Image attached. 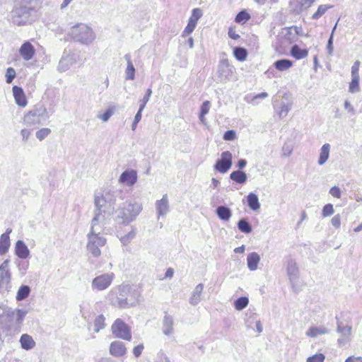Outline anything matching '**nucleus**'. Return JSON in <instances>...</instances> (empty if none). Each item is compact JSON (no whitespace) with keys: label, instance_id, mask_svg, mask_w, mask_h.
Here are the masks:
<instances>
[{"label":"nucleus","instance_id":"33","mask_svg":"<svg viewBox=\"0 0 362 362\" xmlns=\"http://www.w3.org/2000/svg\"><path fill=\"white\" fill-rule=\"evenodd\" d=\"M273 66L276 70L284 71L293 66V62L288 59H281L274 62Z\"/></svg>","mask_w":362,"mask_h":362},{"label":"nucleus","instance_id":"52","mask_svg":"<svg viewBox=\"0 0 362 362\" xmlns=\"http://www.w3.org/2000/svg\"><path fill=\"white\" fill-rule=\"evenodd\" d=\"M16 71L12 67H8L7 69H6V81L7 83H11L13 80L14 79V78L16 77Z\"/></svg>","mask_w":362,"mask_h":362},{"label":"nucleus","instance_id":"7","mask_svg":"<svg viewBox=\"0 0 362 362\" xmlns=\"http://www.w3.org/2000/svg\"><path fill=\"white\" fill-rule=\"evenodd\" d=\"M10 259H5L0 265V293H8L11 288V273L9 269Z\"/></svg>","mask_w":362,"mask_h":362},{"label":"nucleus","instance_id":"31","mask_svg":"<svg viewBox=\"0 0 362 362\" xmlns=\"http://www.w3.org/2000/svg\"><path fill=\"white\" fill-rule=\"evenodd\" d=\"M20 343L22 349L25 350H30L35 346V342L31 336L23 334L20 338Z\"/></svg>","mask_w":362,"mask_h":362},{"label":"nucleus","instance_id":"27","mask_svg":"<svg viewBox=\"0 0 362 362\" xmlns=\"http://www.w3.org/2000/svg\"><path fill=\"white\" fill-rule=\"evenodd\" d=\"M127 66L125 70V78L127 80H134L135 78V68L131 59L129 54H126L124 57Z\"/></svg>","mask_w":362,"mask_h":362},{"label":"nucleus","instance_id":"12","mask_svg":"<svg viewBox=\"0 0 362 362\" xmlns=\"http://www.w3.org/2000/svg\"><path fill=\"white\" fill-rule=\"evenodd\" d=\"M124 192L122 190H113L106 192L104 194L106 202L108 205L107 213L112 214L117 201L124 200Z\"/></svg>","mask_w":362,"mask_h":362},{"label":"nucleus","instance_id":"3","mask_svg":"<svg viewBox=\"0 0 362 362\" xmlns=\"http://www.w3.org/2000/svg\"><path fill=\"white\" fill-rule=\"evenodd\" d=\"M68 35L74 41L86 45L90 44L95 38L92 28L83 23L71 27Z\"/></svg>","mask_w":362,"mask_h":362},{"label":"nucleus","instance_id":"60","mask_svg":"<svg viewBox=\"0 0 362 362\" xmlns=\"http://www.w3.org/2000/svg\"><path fill=\"white\" fill-rule=\"evenodd\" d=\"M361 62L358 60H356L351 66V76H359V67Z\"/></svg>","mask_w":362,"mask_h":362},{"label":"nucleus","instance_id":"18","mask_svg":"<svg viewBox=\"0 0 362 362\" xmlns=\"http://www.w3.org/2000/svg\"><path fill=\"white\" fill-rule=\"evenodd\" d=\"M19 53L24 60L28 61L33 57L35 48L30 42L27 41L21 45Z\"/></svg>","mask_w":362,"mask_h":362},{"label":"nucleus","instance_id":"55","mask_svg":"<svg viewBox=\"0 0 362 362\" xmlns=\"http://www.w3.org/2000/svg\"><path fill=\"white\" fill-rule=\"evenodd\" d=\"M152 94V90L151 88H148L146 90V94L144 96L143 99L140 100L139 107L141 109H144L146 103L148 102Z\"/></svg>","mask_w":362,"mask_h":362},{"label":"nucleus","instance_id":"2","mask_svg":"<svg viewBox=\"0 0 362 362\" xmlns=\"http://www.w3.org/2000/svg\"><path fill=\"white\" fill-rule=\"evenodd\" d=\"M137 302L136 293H132L128 286H119L115 296L111 298L112 305L119 308L135 306Z\"/></svg>","mask_w":362,"mask_h":362},{"label":"nucleus","instance_id":"49","mask_svg":"<svg viewBox=\"0 0 362 362\" xmlns=\"http://www.w3.org/2000/svg\"><path fill=\"white\" fill-rule=\"evenodd\" d=\"M280 108L281 110L279 112V117H285L291 108V104L281 102Z\"/></svg>","mask_w":362,"mask_h":362},{"label":"nucleus","instance_id":"57","mask_svg":"<svg viewBox=\"0 0 362 362\" xmlns=\"http://www.w3.org/2000/svg\"><path fill=\"white\" fill-rule=\"evenodd\" d=\"M210 107H211V103L209 100H206L202 103V105H201V107H200V113H199V114H202V117H203V115H206L208 114V112L210 110Z\"/></svg>","mask_w":362,"mask_h":362},{"label":"nucleus","instance_id":"19","mask_svg":"<svg viewBox=\"0 0 362 362\" xmlns=\"http://www.w3.org/2000/svg\"><path fill=\"white\" fill-rule=\"evenodd\" d=\"M12 91L16 103L20 107H25L28 103L23 88L18 86H14L12 88Z\"/></svg>","mask_w":362,"mask_h":362},{"label":"nucleus","instance_id":"45","mask_svg":"<svg viewBox=\"0 0 362 362\" xmlns=\"http://www.w3.org/2000/svg\"><path fill=\"white\" fill-rule=\"evenodd\" d=\"M349 89L351 93H356L359 90V76H351Z\"/></svg>","mask_w":362,"mask_h":362},{"label":"nucleus","instance_id":"34","mask_svg":"<svg viewBox=\"0 0 362 362\" xmlns=\"http://www.w3.org/2000/svg\"><path fill=\"white\" fill-rule=\"evenodd\" d=\"M230 179L238 184H244L247 180V175L244 171L237 170L230 173Z\"/></svg>","mask_w":362,"mask_h":362},{"label":"nucleus","instance_id":"42","mask_svg":"<svg viewBox=\"0 0 362 362\" xmlns=\"http://www.w3.org/2000/svg\"><path fill=\"white\" fill-rule=\"evenodd\" d=\"M100 216L101 214L100 212L95 211V216L91 221L90 230L89 233L100 234V231L98 230V228H96V226L98 225Z\"/></svg>","mask_w":362,"mask_h":362},{"label":"nucleus","instance_id":"4","mask_svg":"<svg viewBox=\"0 0 362 362\" xmlns=\"http://www.w3.org/2000/svg\"><path fill=\"white\" fill-rule=\"evenodd\" d=\"M49 118L47 108L43 105H35L24 115L23 120L27 126L44 125Z\"/></svg>","mask_w":362,"mask_h":362},{"label":"nucleus","instance_id":"38","mask_svg":"<svg viewBox=\"0 0 362 362\" xmlns=\"http://www.w3.org/2000/svg\"><path fill=\"white\" fill-rule=\"evenodd\" d=\"M233 55L238 61L243 62L247 57V52L244 47H235L233 48Z\"/></svg>","mask_w":362,"mask_h":362},{"label":"nucleus","instance_id":"64","mask_svg":"<svg viewBox=\"0 0 362 362\" xmlns=\"http://www.w3.org/2000/svg\"><path fill=\"white\" fill-rule=\"evenodd\" d=\"M331 223L336 228H339L341 225V216L339 214L335 215L331 220Z\"/></svg>","mask_w":362,"mask_h":362},{"label":"nucleus","instance_id":"50","mask_svg":"<svg viewBox=\"0 0 362 362\" xmlns=\"http://www.w3.org/2000/svg\"><path fill=\"white\" fill-rule=\"evenodd\" d=\"M196 25L197 23H194V21H192V20H189L188 23L182 33V36L185 37L192 33L195 29Z\"/></svg>","mask_w":362,"mask_h":362},{"label":"nucleus","instance_id":"62","mask_svg":"<svg viewBox=\"0 0 362 362\" xmlns=\"http://www.w3.org/2000/svg\"><path fill=\"white\" fill-rule=\"evenodd\" d=\"M329 194L335 197V198H340L341 197V189L337 187V186H334L332 187L330 190H329Z\"/></svg>","mask_w":362,"mask_h":362},{"label":"nucleus","instance_id":"41","mask_svg":"<svg viewBox=\"0 0 362 362\" xmlns=\"http://www.w3.org/2000/svg\"><path fill=\"white\" fill-rule=\"evenodd\" d=\"M332 6L328 4H322L318 6L317 11L312 16V19L317 20L322 16L326 11L331 8Z\"/></svg>","mask_w":362,"mask_h":362},{"label":"nucleus","instance_id":"43","mask_svg":"<svg viewBox=\"0 0 362 362\" xmlns=\"http://www.w3.org/2000/svg\"><path fill=\"white\" fill-rule=\"evenodd\" d=\"M250 18V13L245 11L243 10L240 11L235 16V21L236 23L239 24L245 23Z\"/></svg>","mask_w":362,"mask_h":362},{"label":"nucleus","instance_id":"44","mask_svg":"<svg viewBox=\"0 0 362 362\" xmlns=\"http://www.w3.org/2000/svg\"><path fill=\"white\" fill-rule=\"evenodd\" d=\"M16 315V310L12 309L11 308L5 307L4 308V311L2 315H0V320L3 322V318L6 317L8 319L9 321H12Z\"/></svg>","mask_w":362,"mask_h":362},{"label":"nucleus","instance_id":"9","mask_svg":"<svg viewBox=\"0 0 362 362\" xmlns=\"http://www.w3.org/2000/svg\"><path fill=\"white\" fill-rule=\"evenodd\" d=\"M112 334L117 338L130 341L131 330L129 326L121 319H117L111 327Z\"/></svg>","mask_w":362,"mask_h":362},{"label":"nucleus","instance_id":"54","mask_svg":"<svg viewBox=\"0 0 362 362\" xmlns=\"http://www.w3.org/2000/svg\"><path fill=\"white\" fill-rule=\"evenodd\" d=\"M202 16V11L200 8H194L192 11V16L189 20H192L194 23H197L199 19Z\"/></svg>","mask_w":362,"mask_h":362},{"label":"nucleus","instance_id":"35","mask_svg":"<svg viewBox=\"0 0 362 362\" xmlns=\"http://www.w3.org/2000/svg\"><path fill=\"white\" fill-rule=\"evenodd\" d=\"M330 146L329 144H325L320 150V157L318 159L319 165H324L329 158Z\"/></svg>","mask_w":362,"mask_h":362},{"label":"nucleus","instance_id":"24","mask_svg":"<svg viewBox=\"0 0 362 362\" xmlns=\"http://www.w3.org/2000/svg\"><path fill=\"white\" fill-rule=\"evenodd\" d=\"M315 0H292L291 4L294 11L300 13L310 7Z\"/></svg>","mask_w":362,"mask_h":362},{"label":"nucleus","instance_id":"14","mask_svg":"<svg viewBox=\"0 0 362 362\" xmlns=\"http://www.w3.org/2000/svg\"><path fill=\"white\" fill-rule=\"evenodd\" d=\"M76 62L74 54H64L61 57L57 69L60 72H64L70 69V67Z\"/></svg>","mask_w":362,"mask_h":362},{"label":"nucleus","instance_id":"40","mask_svg":"<svg viewBox=\"0 0 362 362\" xmlns=\"http://www.w3.org/2000/svg\"><path fill=\"white\" fill-rule=\"evenodd\" d=\"M249 298L246 296H241L234 302V307L237 310H242L247 306Z\"/></svg>","mask_w":362,"mask_h":362},{"label":"nucleus","instance_id":"11","mask_svg":"<svg viewBox=\"0 0 362 362\" xmlns=\"http://www.w3.org/2000/svg\"><path fill=\"white\" fill-rule=\"evenodd\" d=\"M114 274H103L95 277L91 284L92 288L97 291H103L107 288L112 284Z\"/></svg>","mask_w":362,"mask_h":362},{"label":"nucleus","instance_id":"10","mask_svg":"<svg viewBox=\"0 0 362 362\" xmlns=\"http://www.w3.org/2000/svg\"><path fill=\"white\" fill-rule=\"evenodd\" d=\"M232 153L230 151H223L221 158L216 160L214 166V170L223 174L227 173L232 166Z\"/></svg>","mask_w":362,"mask_h":362},{"label":"nucleus","instance_id":"23","mask_svg":"<svg viewBox=\"0 0 362 362\" xmlns=\"http://www.w3.org/2000/svg\"><path fill=\"white\" fill-rule=\"evenodd\" d=\"M156 211L158 216L165 215L169 211L168 195L164 194L163 198L156 203Z\"/></svg>","mask_w":362,"mask_h":362},{"label":"nucleus","instance_id":"56","mask_svg":"<svg viewBox=\"0 0 362 362\" xmlns=\"http://www.w3.org/2000/svg\"><path fill=\"white\" fill-rule=\"evenodd\" d=\"M325 359V355L323 354L320 353L308 357L307 359V362H323Z\"/></svg>","mask_w":362,"mask_h":362},{"label":"nucleus","instance_id":"5","mask_svg":"<svg viewBox=\"0 0 362 362\" xmlns=\"http://www.w3.org/2000/svg\"><path fill=\"white\" fill-rule=\"evenodd\" d=\"M35 11V6L20 5L17 4L10 12V21L16 25H24L30 22V17Z\"/></svg>","mask_w":362,"mask_h":362},{"label":"nucleus","instance_id":"63","mask_svg":"<svg viewBox=\"0 0 362 362\" xmlns=\"http://www.w3.org/2000/svg\"><path fill=\"white\" fill-rule=\"evenodd\" d=\"M113 111L110 109L107 110L103 115H99L98 117L104 122H107L112 115Z\"/></svg>","mask_w":362,"mask_h":362},{"label":"nucleus","instance_id":"39","mask_svg":"<svg viewBox=\"0 0 362 362\" xmlns=\"http://www.w3.org/2000/svg\"><path fill=\"white\" fill-rule=\"evenodd\" d=\"M30 293V288L27 285L20 286L16 295V300L21 301L28 297Z\"/></svg>","mask_w":362,"mask_h":362},{"label":"nucleus","instance_id":"21","mask_svg":"<svg viewBox=\"0 0 362 362\" xmlns=\"http://www.w3.org/2000/svg\"><path fill=\"white\" fill-rule=\"evenodd\" d=\"M126 351L127 349L122 341H113L110 346V354L116 357L124 356L126 354Z\"/></svg>","mask_w":362,"mask_h":362},{"label":"nucleus","instance_id":"29","mask_svg":"<svg viewBox=\"0 0 362 362\" xmlns=\"http://www.w3.org/2000/svg\"><path fill=\"white\" fill-rule=\"evenodd\" d=\"M290 54L293 58L299 60L305 58L308 51L306 49H301L298 45H294L291 48Z\"/></svg>","mask_w":362,"mask_h":362},{"label":"nucleus","instance_id":"16","mask_svg":"<svg viewBox=\"0 0 362 362\" xmlns=\"http://www.w3.org/2000/svg\"><path fill=\"white\" fill-rule=\"evenodd\" d=\"M137 173L134 170H127L124 171L119 179L120 183L126 184L128 186H132L137 181Z\"/></svg>","mask_w":362,"mask_h":362},{"label":"nucleus","instance_id":"47","mask_svg":"<svg viewBox=\"0 0 362 362\" xmlns=\"http://www.w3.org/2000/svg\"><path fill=\"white\" fill-rule=\"evenodd\" d=\"M28 311L24 309H17L16 310V323L17 325H21L25 317L26 316Z\"/></svg>","mask_w":362,"mask_h":362},{"label":"nucleus","instance_id":"8","mask_svg":"<svg viewBox=\"0 0 362 362\" xmlns=\"http://www.w3.org/2000/svg\"><path fill=\"white\" fill-rule=\"evenodd\" d=\"M88 243L87 250L93 255V257H98L100 255L101 252L100 247L105 245L106 239L100 236V234L88 233L87 235Z\"/></svg>","mask_w":362,"mask_h":362},{"label":"nucleus","instance_id":"22","mask_svg":"<svg viewBox=\"0 0 362 362\" xmlns=\"http://www.w3.org/2000/svg\"><path fill=\"white\" fill-rule=\"evenodd\" d=\"M15 253L21 259H25L30 256V250L28 246L21 240H18L16 243Z\"/></svg>","mask_w":362,"mask_h":362},{"label":"nucleus","instance_id":"1","mask_svg":"<svg viewBox=\"0 0 362 362\" xmlns=\"http://www.w3.org/2000/svg\"><path fill=\"white\" fill-rule=\"evenodd\" d=\"M142 210V205L136 202L123 203L116 210V219L124 225L134 221Z\"/></svg>","mask_w":362,"mask_h":362},{"label":"nucleus","instance_id":"30","mask_svg":"<svg viewBox=\"0 0 362 362\" xmlns=\"http://www.w3.org/2000/svg\"><path fill=\"white\" fill-rule=\"evenodd\" d=\"M248 207L253 211H257L260 209V203L257 195L253 192L249 193L247 197Z\"/></svg>","mask_w":362,"mask_h":362},{"label":"nucleus","instance_id":"13","mask_svg":"<svg viewBox=\"0 0 362 362\" xmlns=\"http://www.w3.org/2000/svg\"><path fill=\"white\" fill-rule=\"evenodd\" d=\"M335 318L337 325V332L341 334V337L337 339V343L339 346H343L350 340L349 336L351 333V327L349 325H344L338 317H336Z\"/></svg>","mask_w":362,"mask_h":362},{"label":"nucleus","instance_id":"32","mask_svg":"<svg viewBox=\"0 0 362 362\" xmlns=\"http://www.w3.org/2000/svg\"><path fill=\"white\" fill-rule=\"evenodd\" d=\"M94 203L96 207L95 212L107 213L108 205L106 202L104 195L101 197H95Z\"/></svg>","mask_w":362,"mask_h":362},{"label":"nucleus","instance_id":"51","mask_svg":"<svg viewBox=\"0 0 362 362\" xmlns=\"http://www.w3.org/2000/svg\"><path fill=\"white\" fill-rule=\"evenodd\" d=\"M95 331L98 332L100 329L105 327V317L103 315L98 316L94 322Z\"/></svg>","mask_w":362,"mask_h":362},{"label":"nucleus","instance_id":"25","mask_svg":"<svg viewBox=\"0 0 362 362\" xmlns=\"http://www.w3.org/2000/svg\"><path fill=\"white\" fill-rule=\"evenodd\" d=\"M216 214L221 221H228L232 216V211L228 206L221 205L216 209Z\"/></svg>","mask_w":362,"mask_h":362},{"label":"nucleus","instance_id":"48","mask_svg":"<svg viewBox=\"0 0 362 362\" xmlns=\"http://www.w3.org/2000/svg\"><path fill=\"white\" fill-rule=\"evenodd\" d=\"M51 133L49 128H42L36 132L35 136L40 140L42 141Z\"/></svg>","mask_w":362,"mask_h":362},{"label":"nucleus","instance_id":"59","mask_svg":"<svg viewBox=\"0 0 362 362\" xmlns=\"http://www.w3.org/2000/svg\"><path fill=\"white\" fill-rule=\"evenodd\" d=\"M235 132L234 130H227L225 132L223 138L226 141H233L235 139Z\"/></svg>","mask_w":362,"mask_h":362},{"label":"nucleus","instance_id":"26","mask_svg":"<svg viewBox=\"0 0 362 362\" xmlns=\"http://www.w3.org/2000/svg\"><path fill=\"white\" fill-rule=\"evenodd\" d=\"M260 261V257L257 252H252L247 257V265L250 271H255L257 269Z\"/></svg>","mask_w":362,"mask_h":362},{"label":"nucleus","instance_id":"28","mask_svg":"<svg viewBox=\"0 0 362 362\" xmlns=\"http://www.w3.org/2000/svg\"><path fill=\"white\" fill-rule=\"evenodd\" d=\"M203 289L204 285L202 284H199L196 286L189 300L191 305H197L200 302Z\"/></svg>","mask_w":362,"mask_h":362},{"label":"nucleus","instance_id":"37","mask_svg":"<svg viewBox=\"0 0 362 362\" xmlns=\"http://www.w3.org/2000/svg\"><path fill=\"white\" fill-rule=\"evenodd\" d=\"M237 226L240 232L245 234L250 233L252 230V227L251 224L245 218H242L238 221Z\"/></svg>","mask_w":362,"mask_h":362},{"label":"nucleus","instance_id":"15","mask_svg":"<svg viewBox=\"0 0 362 362\" xmlns=\"http://www.w3.org/2000/svg\"><path fill=\"white\" fill-rule=\"evenodd\" d=\"M286 271L289 280L293 286L295 282H296L298 279L299 269L295 260L291 258L288 261Z\"/></svg>","mask_w":362,"mask_h":362},{"label":"nucleus","instance_id":"46","mask_svg":"<svg viewBox=\"0 0 362 362\" xmlns=\"http://www.w3.org/2000/svg\"><path fill=\"white\" fill-rule=\"evenodd\" d=\"M135 235L136 230L134 228H132L130 232H129L127 234H126L125 235L122 236L120 238V241L124 245H127L131 242V240L135 237Z\"/></svg>","mask_w":362,"mask_h":362},{"label":"nucleus","instance_id":"20","mask_svg":"<svg viewBox=\"0 0 362 362\" xmlns=\"http://www.w3.org/2000/svg\"><path fill=\"white\" fill-rule=\"evenodd\" d=\"M12 232L11 228H7L6 232L0 236V255H5L11 245L9 234Z\"/></svg>","mask_w":362,"mask_h":362},{"label":"nucleus","instance_id":"36","mask_svg":"<svg viewBox=\"0 0 362 362\" xmlns=\"http://www.w3.org/2000/svg\"><path fill=\"white\" fill-rule=\"evenodd\" d=\"M327 333H328V329L324 327H310L306 332V335L310 337H316Z\"/></svg>","mask_w":362,"mask_h":362},{"label":"nucleus","instance_id":"61","mask_svg":"<svg viewBox=\"0 0 362 362\" xmlns=\"http://www.w3.org/2000/svg\"><path fill=\"white\" fill-rule=\"evenodd\" d=\"M333 40L334 37H332V35H330L327 45V51L329 55L332 56L334 52V47H333Z\"/></svg>","mask_w":362,"mask_h":362},{"label":"nucleus","instance_id":"17","mask_svg":"<svg viewBox=\"0 0 362 362\" xmlns=\"http://www.w3.org/2000/svg\"><path fill=\"white\" fill-rule=\"evenodd\" d=\"M174 319L168 315L166 312L162 322V332L166 335L169 336L174 333Z\"/></svg>","mask_w":362,"mask_h":362},{"label":"nucleus","instance_id":"53","mask_svg":"<svg viewBox=\"0 0 362 362\" xmlns=\"http://www.w3.org/2000/svg\"><path fill=\"white\" fill-rule=\"evenodd\" d=\"M334 212L333 205L332 204H327L323 206L322 211V215L323 217H327L332 215Z\"/></svg>","mask_w":362,"mask_h":362},{"label":"nucleus","instance_id":"6","mask_svg":"<svg viewBox=\"0 0 362 362\" xmlns=\"http://www.w3.org/2000/svg\"><path fill=\"white\" fill-rule=\"evenodd\" d=\"M226 54L223 53V57L221 59L216 73V81L218 83H226L230 81L233 74L234 67L229 64Z\"/></svg>","mask_w":362,"mask_h":362},{"label":"nucleus","instance_id":"58","mask_svg":"<svg viewBox=\"0 0 362 362\" xmlns=\"http://www.w3.org/2000/svg\"><path fill=\"white\" fill-rule=\"evenodd\" d=\"M155 362H171L169 358L165 354L163 350H160L156 356Z\"/></svg>","mask_w":362,"mask_h":362}]
</instances>
